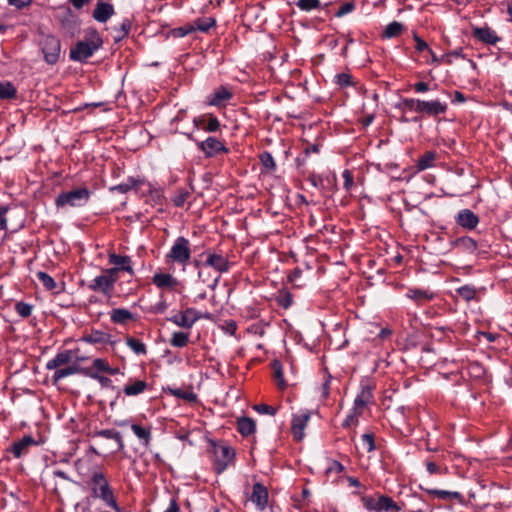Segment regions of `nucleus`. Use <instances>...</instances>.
<instances>
[{
	"instance_id": "nucleus-20",
	"label": "nucleus",
	"mask_w": 512,
	"mask_h": 512,
	"mask_svg": "<svg viewBox=\"0 0 512 512\" xmlns=\"http://www.w3.org/2000/svg\"><path fill=\"white\" fill-rule=\"evenodd\" d=\"M152 283L162 290H175L180 285V281L169 273H155Z\"/></svg>"
},
{
	"instance_id": "nucleus-30",
	"label": "nucleus",
	"mask_w": 512,
	"mask_h": 512,
	"mask_svg": "<svg viewBox=\"0 0 512 512\" xmlns=\"http://www.w3.org/2000/svg\"><path fill=\"white\" fill-rule=\"evenodd\" d=\"M237 430L243 437H248L256 432V422L246 416L237 418Z\"/></svg>"
},
{
	"instance_id": "nucleus-18",
	"label": "nucleus",
	"mask_w": 512,
	"mask_h": 512,
	"mask_svg": "<svg viewBox=\"0 0 512 512\" xmlns=\"http://www.w3.org/2000/svg\"><path fill=\"white\" fill-rule=\"evenodd\" d=\"M36 444V440L31 435H25L20 440L13 442L8 448V451L12 453L15 458H21L23 455L28 454L31 446Z\"/></svg>"
},
{
	"instance_id": "nucleus-13",
	"label": "nucleus",
	"mask_w": 512,
	"mask_h": 512,
	"mask_svg": "<svg viewBox=\"0 0 512 512\" xmlns=\"http://www.w3.org/2000/svg\"><path fill=\"white\" fill-rule=\"evenodd\" d=\"M108 262L110 265H113V267L108 268L109 270L115 271V276L119 278L120 272H126L130 276H133L135 274L133 266H132V259L128 255H120L116 253H109L108 254Z\"/></svg>"
},
{
	"instance_id": "nucleus-62",
	"label": "nucleus",
	"mask_w": 512,
	"mask_h": 512,
	"mask_svg": "<svg viewBox=\"0 0 512 512\" xmlns=\"http://www.w3.org/2000/svg\"><path fill=\"white\" fill-rule=\"evenodd\" d=\"M194 32V28L191 23H188L182 27L174 30L176 36L184 37Z\"/></svg>"
},
{
	"instance_id": "nucleus-42",
	"label": "nucleus",
	"mask_w": 512,
	"mask_h": 512,
	"mask_svg": "<svg viewBox=\"0 0 512 512\" xmlns=\"http://www.w3.org/2000/svg\"><path fill=\"white\" fill-rule=\"evenodd\" d=\"M456 293L467 302L477 299V289L473 285H463L456 289Z\"/></svg>"
},
{
	"instance_id": "nucleus-11",
	"label": "nucleus",
	"mask_w": 512,
	"mask_h": 512,
	"mask_svg": "<svg viewBox=\"0 0 512 512\" xmlns=\"http://www.w3.org/2000/svg\"><path fill=\"white\" fill-rule=\"evenodd\" d=\"M373 390L374 385L367 382H362L360 386V391L354 399L353 408L356 414H363L365 409L368 407L370 403L373 401Z\"/></svg>"
},
{
	"instance_id": "nucleus-29",
	"label": "nucleus",
	"mask_w": 512,
	"mask_h": 512,
	"mask_svg": "<svg viewBox=\"0 0 512 512\" xmlns=\"http://www.w3.org/2000/svg\"><path fill=\"white\" fill-rule=\"evenodd\" d=\"M233 97V94L224 86H221L214 90L208 97V103L211 106L219 107L224 102L229 101Z\"/></svg>"
},
{
	"instance_id": "nucleus-48",
	"label": "nucleus",
	"mask_w": 512,
	"mask_h": 512,
	"mask_svg": "<svg viewBox=\"0 0 512 512\" xmlns=\"http://www.w3.org/2000/svg\"><path fill=\"white\" fill-rule=\"evenodd\" d=\"M320 5H321L320 0H298L296 2V6L300 10L306 11V12L318 9L320 7Z\"/></svg>"
},
{
	"instance_id": "nucleus-8",
	"label": "nucleus",
	"mask_w": 512,
	"mask_h": 512,
	"mask_svg": "<svg viewBox=\"0 0 512 512\" xmlns=\"http://www.w3.org/2000/svg\"><path fill=\"white\" fill-rule=\"evenodd\" d=\"M363 507L370 512H400L401 507L389 496L378 495L363 496L361 498Z\"/></svg>"
},
{
	"instance_id": "nucleus-4",
	"label": "nucleus",
	"mask_w": 512,
	"mask_h": 512,
	"mask_svg": "<svg viewBox=\"0 0 512 512\" xmlns=\"http://www.w3.org/2000/svg\"><path fill=\"white\" fill-rule=\"evenodd\" d=\"M202 255L205 257L202 266L212 268L220 275L228 273L233 265L229 254L224 253L221 249H208Z\"/></svg>"
},
{
	"instance_id": "nucleus-60",
	"label": "nucleus",
	"mask_w": 512,
	"mask_h": 512,
	"mask_svg": "<svg viewBox=\"0 0 512 512\" xmlns=\"http://www.w3.org/2000/svg\"><path fill=\"white\" fill-rule=\"evenodd\" d=\"M361 414H356L354 409L351 410V413L347 415L346 419L343 422V427L355 426L358 424V418Z\"/></svg>"
},
{
	"instance_id": "nucleus-26",
	"label": "nucleus",
	"mask_w": 512,
	"mask_h": 512,
	"mask_svg": "<svg viewBox=\"0 0 512 512\" xmlns=\"http://www.w3.org/2000/svg\"><path fill=\"white\" fill-rule=\"evenodd\" d=\"M450 245L452 248L457 249L459 252L466 254H473L478 247L477 242L469 236L456 238L450 242Z\"/></svg>"
},
{
	"instance_id": "nucleus-41",
	"label": "nucleus",
	"mask_w": 512,
	"mask_h": 512,
	"mask_svg": "<svg viewBox=\"0 0 512 512\" xmlns=\"http://www.w3.org/2000/svg\"><path fill=\"white\" fill-rule=\"evenodd\" d=\"M436 158V154L432 151L425 152L422 156L417 160V169L419 171H424L428 168H431L434 164Z\"/></svg>"
},
{
	"instance_id": "nucleus-57",
	"label": "nucleus",
	"mask_w": 512,
	"mask_h": 512,
	"mask_svg": "<svg viewBox=\"0 0 512 512\" xmlns=\"http://www.w3.org/2000/svg\"><path fill=\"white\" fill-rule=\"evenodd\" d=\"M355 9V3L353 1L346 2L340 6L338 11L335 13V16L340 18L345 16L348 13H351Z\"/></svg>"
},
{
	"instance_id": "nucleus-64",
	"label": "nucleus",
	"mask_w": 512,
	"mask_h": 512,
	"mask_svg": "<svg viewBox=\"0 0 512 512\" xmlns=\"http://www.w3.org/2000/svg\"><path fill=\"white\" fill-rule=\"evenodd\" d=\"M164 512H180V506L178 504L177 498L172 497L169 501V505Z\"/></svg>"
},
{
	"instance_id": "nucleus-24",
	"label": "nucleus",
	"mask_w": 512,
	"mask_h": 512,
	"mask_svg": "<svg viewBox=\"0 0 512 512\" xmlns=\"http://www.w3.org/2000/svg\"><path fill=\"white\" fill-rule=\"evenodd\" d=\"M472 35L478 41L488 45H495L500 40L496 32L488 26L473 28Z\"/></svg>"
},
{
	"instance_id": "nucleus-51",
	"label": "nucleus",
	"mask_w": 512,
	"mask_h": 512,
	"mask_svg": "<svg viewBox=\"0 0 512 512\" xmlns=\"http://www.w3.org/2000/svg\"><path fill=\"white\" fill-rule=\"evenodd\" d=\"M344 469V466L339 461L334 459H328L325 473L326 475H330L333 473L340 474L344 471Z\"/></svg>"
},
{
	"instance_id": "nucleus-52",
	"label": "nucleus",
	"mask_w": 512,
	"mask_h": 512,
	"mask_svg": "<svg viewBox=\"0 0 512 512\" xmlns=\"http://www.w3.org/2000/svg\"><path fill=\"white\" fill-rule=\"evenodd\" d=\"M334 81L337 85L340 87H348L351 86L352 83V76L348 73H339L336 74L334 77Z\"/></svg>"
},
{
	"instance_id": "nucleus-33",
	"label": "nucleus",
	"mask_w": 512,
	"mask_h": 512,
	"mask_svg": "<svg viewBox=\"0 0 512 512\" xmlns=\"http://www.w3.org/2000/svg\"><path fill=\"white\" fill-rule=\"evenodd\" d=\"M93 437H103L106 439H112L117 443L119 450L124 449L123 438H122L120 432H118L114 429H102V430L96 431V432H94Z\"/></svg>"
},
{
	"instance_id": "nucleus-61",
	"label": "nucleus",
	"mask_w": 512,
	"mask_h": 512,
	"mask_svg": "<svg viewBox=\"0 0 512 512\" xmlns=\"http://www.w3.org/2000/svg\"><path fill=\"white\" fill-rule=\"evenodd\" d=\"M413 39H414V41L416 43L415 49H416L417 52H424V51L428 52V49H430V47L416 33L413 34Z\"/></svg>"
},
{
	"instance_id": "nucleus-35",
	"label": "nucleus",
	"mask_w": 512,
	"mask_h": 512,
	"mask_svg": "<svg viewBox=\"0 0 512 512\" xmlns=\"http://www.w3.org/2000/svg\"><path fill=\"white\" fill-rule=\"evenodd\" d=\"M168 391L176 398L183 399L189 403H195L198 399L196 393H194L192 389L169 388Z\"/></svg>"
},
{
	"instance_id": "nucleus-19",
	"label": "nucleus",
	"mask_w": 512,
	"mask_h": 512,
	"mask_svg": "<svg viewBox=\"0 0 512 512\" xmlns=\"http://www.w3.org/2000/svg\"><path fill=\"white\" fill-rule=\"evenodd\" d=\"M193 123L197 128L210 133L218 131L221 126L218 118L212 114L195 117Z\"/></svg>"
},
{
	"instance_id": "nucleus-58",
	"label": "nucleus",
	"mask_w": 512,
	"mask_h": 512,
	"mask_svg": "<svg viewBox=\"0 0 512 512\" xmlns=\"http://www.w3.org/2000/svg\"><path fill=\"white\" fill-rule=\"evenodd\" d=\"M342 177L344 180L343 187L346 191H350L354 186L353 174L350 170L345 169L342 173Z\"/></svg>"
},
{
	"instance_id": "nucleus-55",
	"label": "nucleus",
	"mask_w": 512,
	"mask_h": 512,
	"mask_svg": "<svg viewBox=\"0 0 512 512\" xmlns=\"http://www.w3.org/2000/svg\"><path fill=\"white\" fill-rule=\"evenodd\" d=\"M92 367L98 372L108 373L110 365L107 360L103 358H96L92 362Z\"/></svg>"
},
{
	"instance_id": "nucleus-31",
	"label": "nucleus",
	"mask_w": 512,
	"mask_h": 512,
	"mask_svg": "<svg viewBox=\"0 0 512 512\" xmlns=\"http://www.w3.org/2000/svg\"><path fill=\"white\" fill-rule=\"evenodd\" d=\"M72 359V351L71 350H65L62 352H59L55 355L54 358L49 360L46 363V368L48 370H55L60 368L63 365L68 364Z\"/></svg>"
},
{
	"instance_id": "nucleus-2",
	"label": "nucleus",
	"mask_w": 512,
	"mask_h": 512,
	"mask_svg": "<svg viewBox=\"0 0 512 512\" xmlns=\"http://www.w3.org/2000/svg\"><path fill=\"white\" fill-rule=\"evenodd\" d=\"M103 45V40L97 30L91 29L85 38L75 43L70 50V59L84 63Z\"/></svg>"
},
{
	"instance_id": "nucleus-7",
	"label": "nucleus",
	"mask_w": 512,
	"mask_h": 512,
	"mask_svg": "<svg viewBox=\"0 0 512 512\" xmlns=\"http://www.w3.org/2000/svg\"><path fill=\"white\" fill-rule=\"evenodd\" d=\"M118 277L114 270L103 269L102 273L92 279L88 284V289L93 292L101 293L106 297H111Z\"/></svg>"
},
{
	"instance_id": "nucleus-47",
	"label": "nucleus",
	"mask_w": 512,
	"mask_h": 512,
	"mask_svg": "<svg viewBox=\"0 0 512 512\" xmlns=\"http://www.w3.org/2000/svg\"><path fill=\"white\" fill-rule=\"evenodd\" d=\"M15 311L20 317L28 318L32 314L33 305L23 301H18L15 304Z\"/></svg>"
},
{
	"instance_id": "nucleus-6",
	"label": "nucleus",
	"mask_w": 512,
	"mask_h": 512,
	"mask_svg": "<svg viewBox=\"0 0 512 512\" xmlns=\"http://www.w3.org/2000/svg\"><path fill=\"white\" fill-rule=\"evenodd\" d=\"M38 44L43 54L44 61L49 65L56 64L61 54L60 39L55 35L42 33Z\"/></svg>"
},
{
	"instance_id": "nucleus-16",
	"label": "nucleus",
	"mask_w": 512,
	"mask_h": 512,
	"mask_svg": "<svg viewBox=\"0 0 512 512\" xmlns=\"http://www.w3.org/2000/svg\"><path fill=\"white\" fill-rule=\"evenodd\" d=\"M454 219L459 227L469 231L474 230L480 222L478 215L467 208L460 210Z\"/></svg>"
},
{
	"instance_id": "nucleus-40",
	"label": "nucleus",
	"mask_w": 512,
	"mask_h": 512,
	"mask_svg": "<svg viewBox=\"0 0 512 512\" xmlns=\"http://www.w3.org/2000/svg\"><path fill=\"white\" fill-rule=\"evenodd\" d=\"M132 23L129 19H124L122 23L117 27H114L115 32L113 39L115 42H119L124 39L131 30Z\"/></svg>"
},
{
	"instance_id": "nucleus-34",
	"label": "nucleus",
	"mask_w": 512,
	"mask_h": 512,
	"mask_svg": "<svg viewBox=\"0 0 512 512\" xmlns=\"http://www.w3.org/2000/svg\"><path fill=\"white\" fill-rule=\"evenodd\" d=\"M191 24L194 28V32H208L212 27L216 25V20L212 17H199L191 22Z\"/></svg>"
},
{
	"instance_id": "nucleus-14",
	"label": "nucleus",
	"mask_w": 512,
	"mask_h": 512,
	"mask_svg": "<svg viewBox=\"0 0 512 512\" xmlns=\"http://www.w3.org/2000/svg\"><path fill=\"white\" fill-rule=\"evenodd\" d=\"M311 418V412L308 410L301 411L297 414H293L291 420V433L294 440L302 441L305 434L304 430Z\"/></svg>"
},
{
	"instance_id": "nucleus-45",
	"label": "nucleus",
	"mask_w": 512,
	"mask_h": 512,
	"mask_svg": "<svg viewBox=\"0 0 512 512\" xmlns=\"http://www.w3.org/2000/svg\"><path fill=\"white\" fill-rule=\"evenodd\" d=\"M403 24L397 21H393L389 23L384 32L383 37L384 38H394L400 35V33L403 31Z\"/></svg>"
},
{
	"instance_id": "nucleus-36",
	"label": "nucleus",
	"mask_w": 512,
	"mask_h": 512,
	"mask_svg": "<svg viewBox=\"0 0 512 512\" xmlns=\"http://www.w3.org/2000/svg\"><path fill=\"white\" fill-rule=\"evenodd\" d=\"M82 341L89 343V344H102L107 343L109 341V334L100 331L95 330L91 333L85 335L82 337Z\"/></svg>"
},
{
	"instance_id": "nucleus-53",
	"label": "nucleus",
	"mask_w": 512,
	"mask_h": 512,
	"mask_svg": "<svg viewBox=\"0 0 512 512\" xmlns=\"http://www.w3.org/2000/svg\"><path fill=\"white\" fill-rule=\"evenodd\" d=\"M453 58L465 59L463 48L459 47L453 51H450L442 56V60H445L446 64H452Z\"/></svg>"
},
{
	"instance_id": "nucleus-1",
	"label": "nucleus",
	"mask_w": 512,
	"mask_h": 512,
	"mask_svg": "<svg viewBox=\"0 0 512 512\" xmlns=\"http://www.w3.org/2000/svg\"><path fill=\"white\" fill-rule=\"evenodd\" d=\"M86 486L89 490L88 502L90 499L100 500L105 507L121 512L113 488L102 471H93L86 481Z\"/></svg>"
},
{
	"instance_id": "nucleus-59",
	"label": "nucleus",
	"mask_w": 512,
	"mask_h": 512,
	"mask_svg": "<svg viewBox=\"0 0 512 512\" xmlns=\"http://www.w3.org/2000/svg\"><path fill=\"white\" fill-rule=\"evenodd\" d=\"M254 409L260 414H269L274 416L277 413V409L275 407L267 404L256 405Z\"/></svg>"
},
{
	"instance_id": "nucleus-10",
	"label": "nucleus",
	"mask_w": 512,
	"mask_h": 512,
	"mask_svg": "<svg viewBox=\"0 0 512 512\" xmlns=\"http://www.w3.org/2000/svg\"><path fill=\"white\" fill-rule=\"evenodd\" d=\"M201 318H210V315H203L195 308H186L171 316L168 320L178 327L191 329L193 325Z\"/></svg>"
},
{
	"instance_id": "nucleus-28",
	"label": "nucleus",
	"mask_w": 512,
	"mask_h": 512,
	"mask_svg": "<svg viewBox=\"0 0 512 512\" xmlns=\"http://www.w3.org/2000/svg\"><path fill=\"white\" fill-rule=\"evenodd\" d=\"M110 320L114 324L126 325L135 320L133 313L126 308H114L109 312Z\"/></svg>"
},
{
	"instance_id": "nucleus-27",
	"label": "nucleus",
	"mask_w": 512,
	"mask_h": 512,
	"mask_svg": "<svg viewBox=\"0 0 512 512\" xmlns=\"http://www.w3.org/2000/svg\"><path fill=\"white\" fill-rule=\"evenodd\" d=\"M250 500L261 510H263L268 503V491L267 488L261 483H255L253 485L252 494Z\"/></svg>"
},
{
	"instance_id": "nucleus-23",
	"label": "nucleus",
	"mask_w": 512,
	"mask_h": 512,
	"mask_svg": "<svg viewBox=\"0 0 512 512\" xmlns=\"http://www.w3.org/2000/svg\"><path fill=\"white\" fill-rule=\"evenodd\" d=\"M114 14V6L111 3L101 1L96 4L92 17L99 23H106Z\"/></svg>"
},
{
	"instance_id": "nucleus-49",
	"label": "nucleus",
	"mask_w": 512,
	"mask_h": 512,
	"mask_svg": "<svg viewBox=\"0 0 512 512\" xmlns=\"http://www.w3.org/2000/svg\"><path fill=\"white\" fill-rule=\"evenodd\" d=\"M260 162L262 166L268 171H274L276 169V163L271 153L265 151L260 155Z\"/></svg>"
},
{
	"instance_id": "nucleus-22",
	"label": "nucleus",
	"mask_w": 512,
	"mask_h": 512,
	"mask_svg": "<svg viewBox=\"0 0 512 512\" xmlns=\"http://www.w3.org/2000/svg\"><path fill=\"white\" fill-rule=\"evenodd\" d=\"M406 297L414 301L417 305L430 302L435 298V293L430 289L423 288H408Z\"/></svg>"
},
{
	"instance_id": "nucleus-5",
	"label": "nucleus",
	"mask_w": 512,
	"mask_h": 512,
	"mask_svg": "<svg viewBox=\"0 0 512 512\" xmlns=\"http://www.w3.org/2000/svg\"><path fill=\"white\" fill-rule=\"evenodd\" d=\"M90 196L91 192L85 187L61 192L55 199V205L58 208L65 206L82 207L89 202Z\"/></svg>"
},
{
	"instance_id": "nucleus-32",
	"label": "nucleus",
	"mask_w": 512,
	"mask_h": 512,
	"mask_svg": "<svg viewBox=\"0 0 512 512\" xmlns=\"http://www.w3.org/2000/svg\"><path fill=\"white\" fill-rule=\"evenodd\" d=\"M396 108L399 109L403 114H408L409 112L419 113L420 99L403 98L399 103H397Z\"/></svg>"
},
{
	"instance_id": "nucleus-39",
	"label": "nucleus",
	"mask_w": 512,
	"mask_h": 512,
	"mask_svg": "<svg viewBox=\"0 0 512 512\" xmlns=\"http://www.w3.org/2000/svg\"><path fill=\"white\" fill-rule=\"evenodd\" d=\"M131 429L134 434L143 442L144 446H148L151 441V429L140 426L138 424H131Z\"/></svg>"
},
{
	"instance_id": "nucleus-50",
	"label": "nucleus",
	"mask_w": 512,
	"mask_h": 512,
	"mask_svg": "<svg viewBox=\"0 0 512 512\" xmlns=\"http://www.w3.org/2000/svg\"><path fill=\"white\" fill-rule=\"evenodd\" d=\"M361 444H362L363 449L366 452L370 453V452L374 451L376 448L374 435L372 433H364L361 436Z\"/></svg>"
},
{
	"instance_id": "nucleus-21",
	"label": "nucleus",
	"mask_w": 512,
	"mask_h": 512,
	"mask_svg": "<svg viewBox=\"0 0 512 512\" xmlns=\"http://www.w3.org/2000/svg\"><path fill=\"white\" fill-rule=\"evenodd\" d=\"M419 488L426 492L428 495L438 498L440 500H456L458 503L463 504L464 497L460 492L457 491H448V490H441V489H433V488H426L422 485L419 486Z\"/></svg>"
},
{
	"instance_id": "nucleus-43",
	"label": "nucleus",
	"mask_w": 512,
	"mask_h": 512,
	"mask_svg": "<svg viewBox=\"0 0 512 512\" xmlns=\"http://www.w3.org/2000/svg\"><path fill=\"white\" fill-rule=\"evenodd\" d=\"M17 96V90L10 82L0 81V99H14Z\"/></svg>"
},
{
	"instance_id": "nucleus-44",
	"label": "nucleus",
	"mask_w": 512,
	"mask_h": 512,
	"mask_svg": "<svg viewBox=\"0 0 512 512\" xmlns=\"http://www.w3.org/2000/svg\"><path fill=\"white\" fill-rule=\"evenodd\" d=\"M189 342V334L185 332H174L170 339V344L173 347L182 348L185 347Z\"/></svg>"
},
{
	"instance_id": "nucleus-63",
	"label": "nucleus",
	"mask_w": 512,
	"mask_h": 512,
	"mask_svg": "<svg viewBox=\"0 0 512 512\" xmlns=\"http://www.w3.org/2000/svg\"><path fill=\"white\" fill-rule=\"evenodd\" d=\"M274 369H275V378L277 380L278 386L280 388H284L286 384H285V381H284V377H283V372H282L281 366L278 363H275L274 364Z\"/></svg>"
},
{
	"instance_id": "nucleus-37",
	"label": "nucleus",
	"mask_w": 512,
	"mask_h": 512,
	"mask_svg": "<svg viewBox=\"0 0 512 512\" xmlns=\"http://www.w3.org/2000/svg\"><path fill=\"white\" fill-rule=\"evenodd\" d=\"M79 371H80V367L77 364L70 365V366H67L64 368L60 367L58 369H55V372L52 377L53 382L57 383L65 377L79 373Z\"/></svg>"
},
{
	"instance_id": "nucleus-54",
	"label": "nucleus",
	"mask_w": 512,
	"mask_h": 512,
	"mask_svg": "<svg viewBox=\"0 0 512 512\" xmlns=\"http://www.w3.org/2000/svg\"><path fill=\"white\" fill-rule=\"evenodd\" d=\"M188 197L189 192L184 189H181L175 193V195L172 198V202L176 207H181L184 205Z\"/></svg>"
},
{
	"instance_id": "nucleus-38",
	"label": "nucleus",
	"mask_w": 512,
	"mask_h": 512,
	"mask_svg": "<svg viewBox=\"0 0 512 512\" xmlns=\"http://www.w3.org/2000/svg\"><path fill=\"white\" fill-rule=\"evenodd\" d=\"M126 345L138 356H145L147 354V346L140 339L134 337H126Z\"/></svg>"
},
{
	"instance_id": "nucleus-12",
	"label": "nucleus",
	"mask_w": 512,
	"mask_h": 512,
	"mask_svg": "<svg viewBox=\"0 0 512 512\" xmlns=\"http://www.w3.org/2000/svg\"><path fill=\"white\" fill-rule=\"evenodd\" d=\"M197 146L204 153L206 158L229 153V148L226 147L224 142L215 137H208L204 141L197 142Z\"/></svg>"
},
{
	"instance_id": "nucleus-3",
	"label": "nucleus",
	"mask_w": 512,
	"mask_h": 512,
	"mask_svg": "<svg viewBox=\"0 0 512 512\" xmlns=\"http://www.w3.org/2000/svg\"><path fill=\"white\" fill-rule=\"evenodd\" d=\"M191 255L192 250L189 239L179 236L165 255V261L167 264H178L185 267L189 263Z\"/></svg>"
},
{
	"instance_id": "nucleus-9",
	"label": "nucleus",
	"mask_w": 512,
	"mask_h": 512,
	"mask_svg": "<svg viewBox=\"0 0 512 512\" xmlns=\"http://www.w3.org/2000/svg\"><path fill=\"white\" fill-rule=\"evenodd\" d=\"M213 455L214 469L217 474H221L231 463H233L236 452L231 446L220 443L213 445Z\"/></svg>"
},
{
	"instance_id": "nucleus-25",
	"label": "nucleus",
	"mask_w": 512,
	"mask_h": 512,
	"mask_svg": "<svg viewBox=\"0 0 512 512\" xmlns=\"http://www.w3.org/2000/svg\"><path fill=\"white\" fill-rule=\"evenodd\" d=\"M149 389V384L145 380L130 378L123 387V393L127 397L138 396Z\"/></svg>"
},
{
	"instance_id": "nucleus-46",
	"label": "nucleus",
	"mask_w": 512,
	"mask_h": 512,
	"mask_svg": "<svg viewBox=\"0 0 512 512\" xmlns=\"http://www.w3.org/2000/svg\"><path fill=\"white\" fill-rule=\"evenodd\" d=\"M37 279L40 281V283L44 286L45 289L49 291H53L56 289L57 284L55 280L46 272L39 271L36 274Z\"/></svg>"
},
{
	"instance_id": "nucleus-15",
	"label": "nucleus",
	"mask_w": 512,
	"mask_h": 512,
	"mask_svg": "<svg viewBox=\"0 0 512 512\" xmlns=\"http://www.w3.org/2000/svg\"><path fill=\"white\" fill-rule=\"evenodd\" d=\"M448 110V104L439 99L421 100L419 114L429 117H437L438 115L445 114Z\"/></svg>"
},
{
	"instance_id": "nucleus-56",
	"label": "nucleus",
	"mask_w": 512,
	"mask_h": 512,
	"mask_svg": "<svg viewBox=\"0 0 512 512\" xmlns=\"http://www.w3.org/2000/svg\"><path fill=\"white\" fill-rule=\"evenodd\" d=\"M9 211V206L0 205V231H4L8 229V219L7 213Z\"/></svg>"
},
{
	"instance_id": "nucleus-17",
	"label": "nucleus",
	"mask_w": 512,
	"mask_h": 512,
	"mask_svg": "<svg viewBox=\"0 0 512 512\" xmlns=\"http://www.w3.org/2000/svg\"><path fill=\"white\" fill-rule=\"evenodd\" d=\"M144 187H146L148 191H151V185L147 183L145 180L129 177L125 182L111 187L110 190L113 192L125 194L132 189L136 190L137 192L143 191Z\"/></svg>"
}]
</instances>
